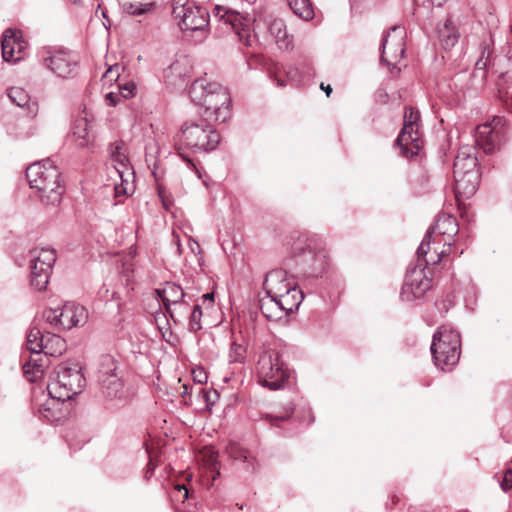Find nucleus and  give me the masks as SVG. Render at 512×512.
Returning <instances> with one entry per match:
<instances>
[{
  "label": "nucleus",
  "instance_id": "72a5a7b5",
  "mask_svg": "<svg viewBox=\"0 0 512 512\" xmlns=\"http://www.w3.org/2000/svg\"><path fill=\"white\" fill-rule=\"evenodd\" d=\"M260 309L263 315L272 321L280 320L285 315L277 299L266 296L261 300Z\"/></svg>",
  "mask_w": 512,
  "mask_h": 512
},
{
  "label": "nucleus",
  "instance_id": "473e14b6",
  "mask_svg": "<svg viewBox=\"0 0 512 512\" xmlns=\"http://www.w3.org/2000/svg\"><path fill=\"white\" fill-rule=\"evenodd\" d=\"M45 338L46 335H44L38 327L31 326L27 333L26 340V347L30 353L39 356V353H42Z\"/></svg>",
  "mask_w": 512,
  "mask_h": 512
},
{
  "label": "nucleus",
  "instance_id": "423d86ee",
  "mask_svg": "<svg viewBox=\"0 0 512 512\" xmlns=\"http://www.w3.org/2000/svg\"><path fill=\"white\" fill-rule=\"evenodd\" d=\"M30 284L38 291L45 290L56 262L52 248H34L29 251Z\"/></svg>",
  "mask_w": 512,
  "mask_h": 512
},
{
  "label": "nucleus",
  "instance_id": "6e6d98bb",
  "mask_svg": "<svg viewBox=\"0 0 512 512\" xmlns=\"http://www.w3.org/2000/svg\"><path fill=\"white\" fill-rule=\"evenodd\" d=\"M203 300L204 301H210L212 302L213 301V298H214V295L213 293H206L202 296Z\"/></svg>",
  "mask_w": 512,
  "mask_h": 512
},
{
  "label": "nucleus",
  "instance_id": "8fccbe9b",
  "mask_svg": "<svg viewBox=\"0 0 512 512\" xmlns=\"http://www.w3.org/2000/svg\"><path fill=\"white\" fill-rule=\"evenodd\" d=\"M119 65L111 66L107 69V71L104 74V77L108 78L109 80H117L119 77Z\"/></svg>",
  "mask_w": 512,
  "mask_h": 512
},
{
  "label": "nucleus",
  "instance_id": "f8f14e48",
  "mask_svg": "<svg viewBox=\"0 0 512 512\" xmlns=\"http://www.w3.org/2000/svg\"><path fill=\"white\" fill-rule=\"evenodd\" d=\"M404 32L400 26H393L390 31L383 36L380 49V61L385 62L388 66L393 65L400 60L404 53Z\"/></svg>",
  "mask_w": 512,
  "mask_h": 512
},
{
  "label": "nucleus",
  "instance_id": "aec40b11",
  "mask_svg": "<svg viewBox=\"0 0 512 512\" xmlns=\"http://www.w3.org/2000/svg\"><path fill=\"white\" fill-rule=\"evenodd\" d=\"M24 48L22 34L19 30L8 28L4 31L1 39L2 58L6 62L18 61L20 56L15 57V52H21Z\"/></svg>",
  "mask_w": 512,
  "mask_h": 512
},
{
  "label": "nucleus",
  "instance_id": "ddd939ff",
  "mask_svg": "<svg viewBox=\"0 0 512 512\" xmlns=\"http://www.w3.org/2000/svg\"><path fill=\"white\" fill-rule=\"evenodd\" d=\"M501 118L495 117L493 123L479 125L476 129L475 142L486 154H493L500 147L503 139Z\"/></svg>",
  "mask_w": 512,
  "mask_h": 512
},
{
  "label": "nucleus",
  "instance_id": "09e8293b",
  "mask_svg": "<svg viewBox=\"0 0 512 512\" xmlns=\"http://www.w3.org/2000/svg\"><path fill=\"white\" fill-rule=\"evenodd\" d=\"M192 374L194 381L198 382L199 384L206 383L207 374L203 369L193 370Z\"/></svg>",
  "mask_w": 512,
  "mask_h": 512
},
{
  "label": "nucleus",
  "instance_id": "c85d7f7f",
  "mask_svg": "<svg viewBox=\"0 0 512 512\" xmlns=\"http://www.w3.org/2000/svg\"><path fill=\"white\" fill-rule=\"evenodd\" d=\"M48 165H51L49 160L35 162L27 167L26 178L32 189L44 183L43 180L46 179V175L48 174Z\"/></svg>",
  "mask_w": 512,
  "mask_h": 512
},
{
  "label": "nucleus",
  "instance_id": "0e129e2a",
  "mask_svg": "<svg viewBox=\"0 0 512 512\" xmlns=\"http://www.w3.org/2000/svg\"><path fill=\"white\" fill-rule=\"evenodd\" d=\"M102 16H103L104 18H107V15H106V12H105V11H102Z\"/></svg>",
  "mask_w": 512,
  "mask_h": 512
},
{
  "label": "nucleus",
  "instance_id": "a18cd8bd",
  "mask_svg": "<svg viewBox=\"0 0 512 512\" xmlns=\"http://www.w3.org/2000/svg\"><path fill=\"white\" fill-rule=\"evenodd\" d=\"M120 92L118 93L123 98L128 99L133 95L135 85L132 82H127L122 86H119Z\"/></svg>",
  "mask_w": 512,
  "mask_h": 512
},
{
  "label": "nucleus",
  "instance_id": "5fc2aeb1",
  "mask_svg": "<svg viewBox=\"0 0 512 512\" xmlns=\"http://www.w3.org/2000/svg\"><path fill=\"white\" fill-rule=\"evenodd\" d=\"M320 88H321L323 91H325V93H326L327 97H329V96H330V94H331V92H332V88H331V86H330L329 84L325 86V85H324V83H321Z\"/></svg>",
  "mask_w": 512,
  "mask_h": 512
},
{
  "label": "nucleus",
  "instance_id": "6e6552de",
  "mask_svg": "<svg viewBox=\"0 0 512 512\" xmlns=\"http://www.w3.org/2000/svg\"><path fill=\"white\" fill-rule=\"evenodd\" d=\"M257 370L259 382L270 390L282 388L289 378L276 351L264 352L259 358Z\"/></svg>",
  "mask_w": 512,
  "mask_h": 512
},
{
  "label": "nucleus",
  "instance_id": "13d9d810",
  "mask_svg": "<svg viewBox=\"0 0 512 512\" xmlns=\"http://www.w3.org/2000/svg\"><path fill=\"white\" fill-rule=\"evenodd\" d=\"M432 4L434 5H437V6H440L442 3H441V0H431Z\"/></svg>",
  "mask_w": 512,
  "mask_h": 512
},
{
  "label": "nucleus",
  "instance_id": "2eb2a0df",
  "mask_svg": "<svg viewBox=\"0 0 512 512\" xmlns=\"http://www.w3.org/2000/svg\"><path fill=\"white\" fill-rule=\"evenodd\" d=\"M156 294L163 303V307L169 317L178 322V316H183L186 312L181 310V305L186 301L183 289L175 283H166L162 289H156Z\"/></svg>",
  "mask_w": 512,
  "mask_h": 512
},
{
  "label": "nucleus",
  "instance_id": "b1692460",
  "mask_svg": "<svg viewBox=\"0 0 512 512\" xmlns=\"http://www.w3.org/2000/svg\"><path fill=\"white\" fill-rule=\"evenodd\" d=\"M454 190L457 198H470L476 192L480 180L479 172H472L469 175L453 174Z\"/></svg>",
  "mask_w": 512,
  "mask_h": 512
},
{
  "label": "nucleus",
  "instance_id": "052dcab7",
  "mask_svg": "<svg viewBox=\"0 0 512 512\" xmlns=\"http://www.w3.org/2000/svg\"><path fill=\"white\" fill-rule=\"evenodd\" d=\"M154 469V466H152L151 462L148 464V471H152Z\"/></svg>",
  "mask_w": 512,
  "mask_h": 512
},
{
  "label": "nucleus",
  "instance_id": "de8ad7c7",
  "mask_svg": "<svg viewBox=\"0 0 512 512\" xmlns=\"http://www.w3.org/2000/svg\"><path fill=\"white\" fill-rule=\"evenodd\" d=\"M159 197L161 199L163 207L166 210H169L171 205L173 204V200L171 199V197L168 196L163 189H159Z\"/></svg>",
  "mask_w": 512,
  "mask_h": 512
},
{
  "label": "nucleus",
  "instance_id": "680f3d73",
  "mask_svg": "<svg viewBox=\"0 0 512 512\" xmlns=\"http://www.w3.org/2000/svg\"><path fill=\"white\" fill-rule=\"evenodd\" d=\"M176 68H177V63H174V64H172V65L170 66V69H171V70H176Z\"/></svg>",
  "mask_w": 512,
  "mask_h": 512
},
{
  "label": "nucleus",
  "instance_id": "c756f323",
  "mask_svg": "<svg viewBox=\"0 0 512 512\" xmlns=\"http://www.w3.org/2000/svg\"><path fill=\"white\" fill-rule=\"evenodd\" d=\"M7 95L17 106L27 107L28 113L31 116H35L37 114V105L35 103L30 104V96L23 88L11 87L8 89Z\"/></svg>",
  "mask_w": 512,
  "mask_h": 512
},
{
  "label": "nucleus",
  "instance_id": "a19ab883",
  "mask_svg": "<svg viewBox=\"0 0 512 512\" xmlns=\"http://www.w3.org/2000/svg\"><path fill=\"white\" fill-rule=\"evenodd\" d=\"M202 310L200 305H195L189 317L188 328L191 332H196L202 328L201 326Z\"/></svg>",
  "mask_w": 512,
  "mask_h": 512
},
{
  "label": "nucleus",
  "instance_id": "e2e57ef3",
  "mask_svg": "<svg viewBox=\"0 0 512 512\" xmlns=\"http://www.w3.org/2000/svg\"><path fill=\"white\" fill-rule=\"evenodd\" d=\"M177 250H178V252H179V253H181V252H182V250H181V245H180L179 243H178V245H177Z\"/></svg>",
  "mask_w": 512,
  "mask_h": 512
},
{
  "label": "nucleus",
  "instance_id": "58836bf2",
  "mask_svg": "<svg viewBox=\"0 0 512 512\" xmlns=\"http://www.w3.org/2000/svg\"><path fill=\"white\" fill-rule=\"evenodd\" d=\"M246 358V348L241 344L233 342L229 351L230 363H243Z\"/></svg>",
  "mask_w": 512,
  "mask_h": 512
},
{
  "label": "nucleus",
  "instance_id": "4d7b16f0",
  "mask_svg": "<svg viewBox=\"0 0 512 512\" xmlns=\"http://www.w3.org/2000/svg\"><path fill=\"white\" fill-rule=\"evenodd\" d=\"M304 255L307 256V254L304 252ZM308 256L312 259V258H315V259H318L320 256H322L321 254H313L311 250L308 251Z\"/></svg>",
  "mask_w": 512,
  "mask_h": 512
},
{
  "label": "nucleus",
  "instance_id": "4c0bfd02",
  "mask_svg": "<svg viewBox=\"0 0 512 512\" xmlns=\"http://www.w3.org/2000/svg\"><path fill=\"white\" fill-rule=\"evenodd\" d=\"M112 160L116 162V165L114 166L115 170L119 174L122 181H124V173L125 171H128L127 166V158L126 156L121 152V149L119 146L115 147V150L112 152Z\"/></svg>",
  "mask_w": 512,
  "mask_h": 512
},
{
  "label": "nucleus",
  "instance_id": "7ed1b4c3",
  "mask_svg": "<svg viewBox=\"0 0 512 512\" xmlns=\"http://www.w3.org/2000/svg\"><path fill=\"white\" fill-rule=\"evenodd\" d=\"M205 118L199 121H186L177 135L178 141L195 152L214 150L219 142V133Z\"/></svg>",
  "mask_w": 512,
  "mask_h": 512
},
{
  "label": "nucleus",
  "instance_id": "39448f33",
  "mask_svg": "<svg viewBox=\"0 0 512 512\" xmlns=\"http://www.w3.org/2000/svg\"><path fill=\"white\" fill-rule=\"evenodd\" d=\"M420 113L412 107L406 108L403 127L395 144L400 148L401 154L406 158L418 155L423 147L422 133L420 132Z\"/></svg>",
  "mask_w": 512,
  "mask_h": 512
},
{
  "label": "nucleus",
  "instance_id": "e433bc0d",
  "mask_svg": "<svg viewBox=\"0 0 512 512\" xmlns=\"http://www.w3.org/2000/svg\"><path fill=\"white\" fill-rule=\"evenodd\" d=\"M44 366L41 353H39V356L31 353L29 360L23 365V370L25 374H34L36 376L37 373L43 372Z\"/></svg>",
  "mask_w": 512,
  "mask_h": 512
},
{
  "label": "nucleus",
  "instance_id": "a878e982",
  "mask_svg": "<svg viewBox=\"0 0 512 512\" xmlns=\"http://www.w3.org/2000/svg\"><path fill=\"white\" fill-rule=\"evenodd\" d=\"M70 137L79 148L88 147L93 142V135L90 132V124L86 116L75 119Z\"/></svg>",
  "mask_w": 512,
  "mask_h": 512
},
{
  "label": "nucleus",
  "instance_id": "cd10ccee",
  "mask_svg": "<svg viewBox=\"0 0 512 512\" xmlns=\"http://www.w3.org/2000/svg\"><path fill=\"white\" fill-rule=\"evenodd\" d=\"M303 300V293L300 289L294 286L289 292L282 294L277 301L282 308L284 315L287 316L289 313L297 310Z\"/></svg>",
  "mask_w": 512,
  "mask_h": 512
},
{
  "label": "nucleus",
  "instance_id": "dca6fc26",
  "mask_svg": "<svg viewBox=\"0 0 512 512\" xmlns=\"http://www.w3.org/2000/svg\"><path fill=\"white\" fill-rule=\"evenodd\" d=\"M215 11L216 16L231 26L245 46H252L254 37L251 35L248 25L244 23L247 20L240 13L220 6H216Z\"/></svg>",
  "mask_w": 512,
  "mask_h": 512
},
{
  "label": "nucleus",
  "instance_id": "bb28decb",
  "mask_svg": "<svg viewBox=\"0 0 512 512\" xmlns=\"http://www.w3.org/2000/svg\"><path fill=\"white\" fill-rule=\"evenodd\" d=\"M269 32L280 49H293V35L287 31L286 24L282 19H274L269 25Z\"/></svg>",
  "mask_w": 512,
  "mask_h": 512
},
{
  "label": "nucleus",
  "instance_id": "9d476101",
  "mask_svg": "<svg viewBox=\"0 0 512 512\" xmlns=\"http://www.w3.org/2000/svg\"><path fill=\"white\" fill-rule=\"evenodd\" d=\"M117 367L113 357L105 355L101 360L99 383L105 397L123 399L126 395L123 382L116 372Z\"/></svg>",
  "mask_w": 512,
  "mask_h": 512
},
{
  "label": "nucleus",
  "instance_id": "603ef678",
  "mask_svg": "<svg viewBox=\"0 0 512 512\" xmlns=\"http://www.w3.org/2000/svg\"><path fill=\"white\" fill-rule=\"evenodd\" d=\"M181 156H182L183 160L187 162L188 167H190V168H192L193 170H195V172H196V174H197L198 178H201V173H200V171L198 170V168H197L196 164H195L194 162H192V160H191L190 158H188V157H186V156H184V155H182V154H181Z\"/></svg>",
  "mask_w": 512,
  "mask_h": 512
},
{
  "label": "nucleus",
  "instance_id": "69168bd1",
  "mask_svg": "<svg viewBox=\"0 0 512 512\" xmlns=\"http://www.w3.org/2000/svg\"><path fill=\"white\" fill-rule=\"evenodd\" d=\"M318 269H322V264L319 267L315 268V270H318Z\"/></svg>",
  "mask_w": 512,
  "mask_h": 512
},
{
  "label": "nucleus",
  "instance_id": "49530a36",
  "mask_svg": "<svg viewBox=\"0 0 512 512\" xmlns=\"http://www.w3.org/2000/svg\"><path fill=\"white\" fill-rule=\"evenodd\" d=\"M499 98L505 107L512 112V97L508 95V92H504L502 88H499Z\"/></svg>",
  "mask_w": 512,
  "mask_h": 512
},
{
  "label": "nucleus",
  "instance_id": "6ab92c4d",
  "mask_svg": "<svg viewBox=\"0 0 512 512\" xmlns=\"http://www.w3.org/2000/svg\"><path fill=\"white\" fill-rule=\"evenodd\" d=\"M263 287L268 297L277 299L282 294L289 292L294 286L288 282L285 271L276 269L267 273Z\"/></svg>",
  "mask_w": 512,
  "mask_h": 512
},
{
  "label": "nucleus",
  "instance_id": "1a4fd4ad",
  "mask_svg": "<svg viewBox=\"0 0 512 512\" xmlns=\"http://www.w3.org/2000/svg\"><path fill=\"white\" fill-rule=\"evenodd\" d=\"M431 287L432 280L426 275L423 264L410 263L406 271L400 296L403 301L412 302L422 298Z\"/></svg>",
  "mask_w": 512,
  "mask_h": 512
},
{
  "label": "nucleus",
  "instance_id": "0eeeda50",
  "mask_svg": "<svg viewBox=\"0 0 512 512\" xmlns=\"http://www.w3.org/2000/svg\"><path fill=\"white\" fill-rule=\"evenodd\" d=\"M173 16L182 31L204 32L209 25L208 11L189 0H173Z\"/></svg>",
  "mask_w": 512,
  "mask_h": 512
},
{
  "label": "nucleus",
  "instance_id": "ea45409f",
  "mask_svg": "<svg viewBox=\"0 0 512 512\" xmlns=\"http://www.w3.org/2000/svg\"><path fill=\"white\" fill-rule=\"evenodd\" d=\"M226 452L235 460L243 459L244 461H247L249 459V452L236 442H229L226 447Z\"/></svg>",
  "mask_w": 512,
  "mask_h": 512
},
{
  "label": "nucleus",
  "instance_id": "4468645a",
  "mask_svg": "<svg viewBox=\"0 0 512 512\" xmlns=\"http://www.w3.org/2000/svg\"><path fill=\"white\" fill-rule=\"evenodd\" d=\"M61 173L59 169L54 165H48V174L44 183L39 184V187H34L37 190L39 197L46 205H58L64 194V187L61 184Z\"/></svg>",
  "mask_w": 512,
  "mask_h": 512
},
{
  "label": "nucleus",
  "instance_id": "4be33fe9",
  "mask_svg": "<svg viewBox=\"0 0 512 512\" xmlns=\"http://www.w3.org/2000/svg\"><path fill=\"white\" fill-rule=\"evenodd\" d=\"M427 232H431L432 237H436L443 246L448 244V240L457 235L458 225L456 219L450 215L443 214L438 217L434 226L430 227Z\"/></svg>",
  "mask_w": 512,
  "mask_h": 512
},
{
  "label": "nucleus",
  "instance_id": "5701e85b",
  "mask_svg": "<svg viewBox=\"0 0 512 512\" xmlns=\"http://www.w3.org/2000/svg\"><path fill=\"white\" fill-rule=\"evenodd\" d=\"M486 68L492 73H498L499 78H504L505 76L511 77L512 60L507 57H495L492 60L490 54H488L485 60L481 58L476 62L475 72L483 71L484 75Z\"/></svg>",
  "mask_w": 512,
  "mask_h": 512
},
{
  "label": "nucleus",
  "instance_id": "a211bd4d",
  "mask_svg": "<svg viewBox=\"0 0 512 512\" xmlns=\"http://www.w3.org/2000/svg\"><path fill=\"white\" fill-rule=\"evenodd\" d=\"M198 461L204 469L202 481L206 482L209 487L212 486L217 477L220 476L218 452L211 446H205L199 451Z\"/></svg>",
  "mask_w": 512,
  "mask_h": 512
},
{
  "label": "nucleus",
  "instance_id": "9b49d317",
  "mask_svg": "<svg viewBox=\"0 0 512 512\" xmlns=\"http://www.w3.org/2000/svg\"><path fill=\"white\" fill-rule=\"evenodd\" d=\"M450 250L451 243L443 246V243H439L436 237L431 236V232H426L417 249V260L415 264L422 263L424 269L429 265H436L450 253Z\"/></svg>",
  "mask_w": 512,
  "mask_h": 512
},
{
  "label": "nucleus",
  "instance_id": "3c124183",
  "mask_svg": "<svg viewBox=\"0 0 512 512\" xmlns=\"http://www.w3.org/2000/svg\"><path fill=\"white\" fill-rule=\"evenodd\" d=\"M119 99H120V95L115 92H109L106 95V101H107L108 105H110V106H115L118 103Z\"/></svg>",
  "mask_w": 512,
  "mask_h": 512
},
{
  "label": "nucleus",
  "instance_id": "bf43d9fd",
  "mask_svg": "<svg viewBox=\"0 0 512 512\" xmlns=\"http://www.w3.org/2000/svg\"><path fill=\"white\" fill-rule=\"evenodd\" d=\"M277 81H278V86H281V87L285 86V83L283 80L278 79Z\"/></svg>",
  "mask_w": 512,
  "mask_h": 512
},
{
  "label": "nucleus",
  "instance_id": "c9c22d12",
  "mask_svg": "<svg viewBox=\"0 0 512 512\" xmlns=\"http://www.w3.org/2000/svg\"><path fill=\"white\" fill-rule=\"evenodd\" d=\"M154 7L153 2L148 3H140V2H123L122 10L123 12L132 15V16H140L146 14L152 10Z\"/></svg>",
  "mask_w": 512,
  "mask_h": 512
},
{
  "label": "nucleus",
  "instance_id": "412c9836",
  "mask_svg": "<svg viewBox=\"0 0 512 512\" xmlns=\"http://www.w3.org/2000/svg\"><path fill=\"white\" fill-rule=\"evenodd\" d=\"M60 327L71 329L73 327L84 325L88 318L86 309L76 303L68 302L60 309Z\"/></svg>",
  "mask_w": 512,
  "mask_h": 512
},
{
  "label": "nucleus",
  "instance_id": "f03ea898",
  "mask_svg": "<svg viewBox=\"0 0 512 512\" xmlns=\"http://www.w3.org/2000/svg\"><path fill=\"white\" fill-rule=\"evenodd\" d=\"M431 353L434 364L441 370H451L460 359V334L448 326H441L433 335Z\"/></svg>",
  "mask_w": 512,
  "mask_h": 512
},
{
  "label": "nucleus",
  "instance_id": "864d4df0",
  "mask_svg": "<svg viewBox=\"0 0 512 512\" xmlns=\"http://www.w3.org/2000/svg\"><path fill=\"white\" fill-rule=\"evenodd\" d=\"M189 246H190V249H191V251H192L193 253H196V251H197V252H199V251H200V246H199V244H198L196 241H194V240H190V244H189Z\"/></svg>",
  "mask_w": 512,
  "mask_h": 512
},
{
  "label": "nucleus",
  "instance_id": "c03bdc74",
  "mask_svg": "<svg viewBox=\"0 0 512 512\" xmlns=\"http://www.w3.org/2000/svg\"><path fill=\"white\" fill-rule=\"evenodd\" d=\"M287 78L294 82H300L302 77L306 74L305 71H301L298 67H288L285 69Z\"/></svg>",
  "mask_w": 512,
  "mask_h": 512
},
{
  "label": "nucleus",
  "instance_id": "2f4dec72",
  "mask_svg": "<svg viewBox=\"0 0 512 512\" xmlns=\"http://www.w3.org/2000/svg\"><path fill=\"white\" fill-rule=\"evenodd\" d=\"M66 349V343L63 338L56 334L47 333L43 344L42 353L46 356H60Z\"/></svg>",
  "mask_w": 512,
  "mask_h": 512
},
{
  "label": "nucleus",
  "instance_id": "7c9ffc66",
  "mask_svg": "<svg viewBox=\"0 0 512 512\" xmlns=\"http://www.w3.org/2000/svg\"><path fill=\"white\" fill-rule=\"evenodd\" d=\"M438 36L445 50L454 47L459 39V34L449 19L444 22L443 26L438 27Z\"/></svg>",
  "mask_w": 512,
  "mask_h": 512
},
{
  "label": "nucleus",
  "instance_id": "f257e3e1",
  "mask_svg": "<svg viewBox=\"0 0 512 512\" xmlns=\"http://www.w3.org/2000/svg\"><path fill=\"white\" fill-rule=\"evenodd\" d=\"M189 96L203 108L202 116L206 122L223 123L230 117L231 98L222 85L197 79L189 89Z\"/></svg>",
  "mask_w": 512,
  "mask_h": 512
},
{
  "label": "nucleus",
  "instance_id": "f3484780",
  "mask_svg": "<svg viewBox=\"0 0 512 512\" xmlns=\"http://www.w3.org/2000/svg\"><path fill=\"white\" fill-rule=\"evenodd\" d=\"M77 63L76 55L65 51H57L44 59L45 66L63 78L75 75Z\"/></svg>",
  "mask_w": 512,
  "mask_h": 512
},
{
  "label": "nucleus",
  "instance_id": "393cba45",
  "mask_svg": "<svg viewBox=\"0 0 512 512\" xmlns=\"http://www.w3.org/2000/svg\"><path fill=\"white\" fill-rule=\"evenodd\" d=\"M477 157L473 153L471 147H462L454 160L453 174H467L472 172H479L477 169Z\"/></svg>",
  "mask_w": 512,
  "mask_h": 512
},
{
  "label": "nucleus",
  "instance_id": "f704fd0d",
  "mask_svg": "<svg viewBox=\"0 0 512 512\" xmlns=\"http://www.w3.org/2000/svg\"><path fill=\"white\" fill-rule=\"evenodd\" d=\"M290 9L299 18L309 21L314 17V9L310 0H287Z\"/></svg>",
  "mask_w": 512,
  "mask_h": 512
},
{
  "label": "nucleus",
  "instance_id": "79ce46f5",
  "mask_svg": "<svg viewBox=\"0 0 512 512\" xmlns=\"http://www.w3.org/2000/svg\"><path fill=\"white\" fill-rule=\"evenodd\" d=\"M170 497L173 502L184 503L189 498V490L185 484L177 483L174 485Z\"/></svg>",
  "mask_w": 512,
  "mask_h": 512
},
{
  "label": "nucleus",
  "instance_id": "20e7f679",
  "mask_svg": "<svg viewBox=\"0 0 512 512\" xmlns=\"http://www.w3.org/2000/svg\"><path fill=\"white\" fill-rule=\"evenodd\" d=\"M84 386L85 378L78 365H59L55 372V378L47 388L53 398L64 402L79 394Z\"/></svg>",
  "mask_w": 512,
  "mask_h": 512
},
{
  "label": "nucleus",
  "instance_id": "37998d69",
  "mask_svg": "<svg viewBox=\"0 0 512 512\" xmlns=\"http://www.w3.org/2000/svg\"><path fill=\"white\" fill-rule=\"evenodd\" d=\"M59 313H60V309H48V310L44 311L43 316H44L46 322H48L49 324H51L54 327L61 328Z\"/></svg>",
  "mask_w": 512,
  "mask_h": 512
}]
</instances>
